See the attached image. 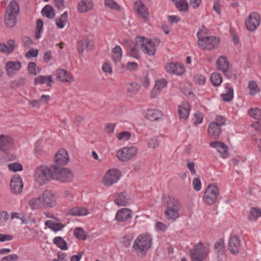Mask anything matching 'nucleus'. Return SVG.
<instances>
[{"instance_id":"8fccbe9b","label":"nucleus","mask_w":261,"mask_h":261,"mask_svg":"<svg viewBox=\"0 0 261 261\" xmlns=\"http://www.w3.org/2000/svg\"><path fill=\"white\" fill-rule=\"evenodd\" d=\"M43 22L41 19H38L36 22V27L35 31V37L38 39L41 37V33L42 32Z\"/></svg>"},{"instance_id":"4c0bfd02","label":"nucleus","mask_w":261,"mask_h":261,"mask_svg":"<svg viewBox=\"0 0 261 261\" xmlns=\"http://www.w3.org/2000/svg\"><path fill=\"white\" fill-rule=\"evenodd\" d=\"M140 85L136 82H131L126 86V92L130 96L136 94L140 90Z\"/></svg>"},{"instance_id":"72a5a7b5","label":"nucleus","mask_w":261,"mask_h":261,"mask_svg":"<svg viewBox=\"0 0 261 261\" xmlns=\"http://www.w3.org/2000/svg\"><path fill=\"white\" fill-rule=\"evenodd\" d=\"M20 12L19 6L17 2L12 1L9 3L6 12L17 16Z\"/></svg>"},{"instance_id":"0eeeda50","label":"nucleus","mask_w":261,"mask_h":261,"mask_svg":"<svg viewBox=\"0 0 261 261\" xmlns=\"http://www.w3.org/2000/svg\"><path fill=\"white\" fill-rule=\"evenodd\" d=\"M135 42L144 53L149 56H153L155 54L156 50L155 44L152 40L141 36H137L135 38Z\"/></svg>"},{"instance_id":"c85d7f7f","label":"nucleus","mask_w":261,"mask_h":261,"mask_svg":"<svg viewBox=\"0 0 261 261\" xmlns=\"http://www.w3.org/2000/svg\"><path fill=\"white\" fill-rule=\"evenodd\" d=\"M261 217V209L258 207H251L249 208L247 218L251 222L257 221Z\"/></svg>"},{"instance_id":"3c124183","label":"nucleus","mask_w":261,"mask_h":261,"mask_svg":"<svg viewBox=\"0 0 261 261\" xmlns=\"http://www.w3.org/2000/svg\"><path fill=\"white\" fill-rule=\"evenodd\" d=\"M248 88L250 91V94L254 95L259 92V88L256 83L253 81L249 82Z\"/></svg>"},{"instance_id":"37998d69","label":"nucleus","mask_w":261,"mask_h":261,"mask_svg":"<svg viewBox=\"0 0 261 261\" xmlns=\"http://www.w3.org/2000/svg\"><path fill=\"white\" fill-rule=\"evenodd\" d=\"M190 111L189 104L187 102H183L182 105H180V119H186L189 115Z\"/></svg>"},{"instance_id":"603ef678","label":"nucleus","mask_w":261,"mask_h":261,"mask_svg":"<svg viewBox=\"0 0 261 261\" xmlns=\"http://www.w3.org/2000/svg\"><path fill=\"white\" fill-rule=\"evenodd\" d=\"M74 234L76 238L80 240H85L87 239V236L81 227H75L74 229Z\"/></svg>"},{"instance_id":"a18cd8bd","label":"nucleus","mask_w":261,"mask_h":261,"mask_svg":"<svg viewBox=\"0 0 261 261\" xmlns=\"http://www.w3.org/2000/svg\"><path fill=\"white\" fill-rule=\"evenodd\" d=\"M104 5L107 8L111 10L120 11V6L114 0H105Z\"/></svg>"},{"instance_id":"09e8293b","label":"nucleus","mask_w":261,"mask_h":261,"mask_svg":"<svg viewBox=\"0 0 261 261\" xmlns=\"http://www.w3.org/2000/svg\"><path fill=\"white\" fill-rule=\"evenodd\" d=\"M250 117L258 120H261V109L258 108H251L248 110Z\"/></svg>"},{"instance_id":"f03ea898","label":"nucleus","mask_w":261,"mask_h":261,"mask_svg":"<svg viewBox=\"0 0 261 261\" xmlns=\"http://www.w3.org/2000/svg\"><path fill=\"white\" fill-rule=\"evenodd\" d=\"M152 239L148 234H140L135 239L133 249L136 253L144 256L151 246Z\"/></svg>"},{"instance_id":"bb28decb","label":"nucleus","mask_w":261,"mask_h":261,"mask_svg":"<svg viewBox=\"0 0 261 261\" xmlns=\"http://www.w3.org/2000/svg\"><path fill=\"white\" fill-rule=\"evenodd\" d=\"M28 204L32 210L45 208L41 196L31 199L28 202Z\"/></svg>"},{"instance_id":"4be33fe9","label":"nucleus","mask_w":261,"mask_h":261,"mask_svg":"<svg viewBox=\"0 0 261 261\" xmlns=\"http://www.w3.org/2000/svg\"><path fill=\"white\" fill-rule=\"evenodd\" d=\"M56 74L57 79L62 82L71 83L74 81V77L65 69H58Z\"/></svg>"},{"instance_id":"5701e85b","label":"nucleus","mask_w":261,"mask_h":261,"mask_svg":"<svg viewBox=\"0 0 261 261\" xmlns=\"http://www.w3.org/2000/svg\"><path fill=\"white\" fill-rule=\"evenodd\" d=\"M132 213L130 209L122 208L117 211L115 218L119 222L125 221L132 217Z\"/></svg>"},{"instance_id":"f3484780","label":"nucleus","mask_w":261,"mask_h":261,"mask_svg":"<svg viewBox=\"0 0 261 261\" xmlns=\"http://www.w3.org/2000/svg\"><path fill=\"white\" fill-rule=\"evenodd\" d=\"M23 187L22 179L20 176H14L12 178L10 182V188L13 193L20 194L22 191Z\"/></svg>"},{"instance_id":"aec40b11","label":"nucleus","mask_w":261,"mask_h":261,"mask_svg":"<svg viewBox=\"0 0 261 261\" xmlns=\"http://www.w3.org/2000/svg\"><path fill=\"white\" fill-rule=\"evenodd\" d=\"M89 214V210L83 206H74L68 210L67 215L74 217H82Z\"/></svg>"},{"instance_id":"6ab92c4d","label":"nucleus","mask_w":261,"mask_h":261,"mask_svg":"<svg viewBox=\"0 0 261 261\" xmlns=\"http://www.w3.org/2000/svg\"><path fill=\"white\" fill-rule=\"evenodd\" d=\"M41 197L44 208L52 207L55 205L56 202L54 195L50 191L44 192Z\"/></svg>"},{"instance_id":"a211bd4d","label":"nucleus","mask_w":261,"mask_h":261,"mask_svg":"<svg viewBox=\"0 0 261 261\" xmlns=\"http://www.w3.org/2000/svg\"><path fill=\"white\" fill-rule=\"evenodd\" d=\"M69 161L68 154L64 149H61L56 154L55 158V165L61 167L66 165Z\"/></svg>"},{"instance_id":"7c9ffc66","label":"nucleus","mask_w":261,"mask_h":261,"mask_svg":"<svg viewBox=\"0 0 261 261\" xmlns=\"http://www.w3.org/2000/svg\"><path fill=\"white\" fill-rule=\"evenodd\" d=\"M225 91L222 93L221 96L225 101H230L233 98V90L230 84H226L224 87Z\"/></svg>"},{"instance_id":"6e6552de","label":"nucleus","mask_w":261,"mask_h":261,"mask_svg":"<svg viewBox=\"0 0 261 261\" xmlns=\"http://www.w3.org/2000/svg\"><path fill=\"white\" fill-rule=\"evenodd\" d=\"M52 169L53 170V179L62 182H67L73 178L72 172L67 168L53 165Z\"/></svg>"},{"instance_id":"9d476101","label":"nucleus","mask_w":261,"mask_h":261,"mask_svg":"<svg viewBox=\"0 0 261 261\" xmlns=\"http://www.w3.org/2000/svg\"><path fill=\"white\" fill-rule=\"evenodd\" d=\"M138 152V149L136 146L124 147L117 152V156L119 160L126 162L135 157Z\"/></svg>"},{"instance_id":"ddd939ff","label":"nucleus","mask_w":261,"mask_h":261,"mask_svg":"<svg viewBox=\"0 0 261 261\" xmlns=\"http://www.w3.org/2000/svg\"><path fill=\"white\" fill-rule=\"evenodd\" d=\"M260 22L259 15L256 12L251 13L245 21L246 29L249 31L256 30Z\"/></svg>"},{"instance_id":"052dcab7","label":"nucleus","mask_w":261,"mask_h":261,"mask_svg":"<svg viewBox=\"0 0 261 261\" xmlns=\"http://www.w3.org/2000/svg\"><path fill=\"white\" fill-rule=\"evenodd\" d=\"M187 167L192 175H195L196 173V171L195 169L194 163L192 161H190L189 159H187Z\"/></svg>"},{"instance_id":"0e129e2a","label":"nucleus","mask_w":261,"mask_h":261,"mask_svg":"<svg viewBox=\"0 0 261 261\" xmlns=\"http://www.w3.org/2000/svg\"><path fill=\"white\" fill-rule=\"evenodd\" d=\"M132 243V239L129 236H125L123 237L121 240V243L125 247H128L130 246Z\"/></svg>"},{"instance_id":"f8f14e48","label":"nucleus","mask_w":261,"mask_h":261,"mask_svg":"<svg viewBox=\"0 0 261 261\" xmlns=\"http://www.w3.org/2000/svg\"><path fill=\"white\" fill-rule=\"evenodd\" d=\"M242 248L243 246L239 237L234 234L230 235L228 242V249L230 253L237 255Z\"/></svg>"},{"instance_id":"f257e3e1","label":"nucleus","mask_w":261,"mask_h":261,"mask_svg":"<svg viewBox=\"0 0 261 261\" xmlns=\"http://www.w3.org/2000/svg\"><path fill=\"white\" fill-rule=\"evenodd\" d=\"M205 31V29L203 28L199 29L197 33L198 46L203 50L213 49L219 45L220 39L216 36L206 35Z\"/></svg>"},{"instance_id":"c9c22d12","label":"nucleus","mask_w":261,"mask_h":261,"mask_svg":"<svg viewBox=\"0 0 261 261\" xmlns=\"http://www.w3.org/2000/svg\"><path fill=\"white\" fill-rule=\"evenodd\" d=\"M93 8V4L90 0H83L78 5V10L80 12H86Z\"/></svg>"},{"instance_id":"13d9d810","label":"nucleus","mask_w":261,"mask_h":261,"mask_svg":"<svg viewBox=\"0 0 261 261\" xmlns=\"http://www.w3.org/2000/svg\"><path fill=\"white\" fill-rule=\"evenodd\" d=\"M193 189L196 191H199L201 189V181L199 177L195 178L192 181Z\"/></svg>"},{"instance_id":"c03bdc74","label":"nucleus","mask_w":261,"mask_h":261,"mask_svg":"<svg viewBox=\"0 0 261 261\" xmlns=\"http://www.w3.org/2000/svg\"><path fill=\"white\" fill-rule=\"evenodd\" d=\"M136 43V42L135 41ZM140 47L138 46L136 43L134 46H128L127 50L129 55L136 59H138L140 57Z\"/></svg>"},{"instance_id":"7ed1b4c3","label":"nucleus","mask_w":261,"mask_h":261,"mask_svg":"<svg viewBox=\"0 0 261 261\" xmlns=\"http://www.w3.org/2000/svg\"><path fill=\"white\" fill-rule=\"evenodd\" d=\"M163 203L164 206L167 207L165 214L168 219L174 220L179 216L178 200L174 198L165 197L163 198Z\"/></svg>"},{"instance_id":"864d4df0","label":"nucleus","mask_w":261,"mask_h":261,"mask_svg":"<svg viewBox=\"0 0 261 261\" xmlns=\"http://www.w3.org/2000/svg\"><path fill=\"white\" fill-rule=\"evenodd\" d=\"M132 134L127 131L121 132L117 134V138L120 141L125 142L128 141L131 137Z\"/></svg>"},{"instance_id":"6e6d98bb","label":"nucleus","mask_w":261,"mask_h":261,"mask_svg":"<svg viewBox=\"0 0 261 261\" xmlns=\"http://www.w3.org/2000/svg\"><path fill=\"white\" fill-rule=\"evenodd\" d=\"M203 120V115L202 113L197 112L195 113L192 118V121L195 124L201 123Z\"/></svg>"},{"instance_id":"e2e57ef3","label":"nucleus","mask_w":261,"mask_h":261,"mask_svg":"<svg viewBox=\"0 0 261 261\" xmlns=\"http://www.w3.org/2000/svg\"><path fill=\"white\" fill-rule=\"evenodd\" d=\"M18 255L16 254H9L3 257L1 261H17Z\"/></svg>"},{"instance_id":"e433bc0d","label":"nucleus","mask_w":261,"mask_h":261,"mask_svg":"<svg viewBox=\"0 0 261 261\" xmlns=\"http://www.w3.org/2000/svg\"><path fill=\"white\" fill-rule=\"evenodd\" d=\"M68 13L65 11L62 14L60 18L56 19V24L59 29H63L68 21Z\"/></svg>"},{"instance_id":"4468645a","label":"nucleus","mask_w":261,"mask_h":261,"mask_svg":"<svg viewBox=\"0 0 261 261\" xmlns=\"http://www.w3.org/2000/svg\"><path fill=\"white\" fill-rule=\"evenodd\" d=\"M21 63L19 61H9L6 63L5 69L7 75L12 77L16 74V72L21 69Z\"/></svg>"},{"instance_id":"39448f33","label":"nucleus","mask_w":261,"mask_h":261,"mask_svg":"<svg viewBox=\"0 0 261 261\" xmlns=\"http://www.w3.org/2000/svg\"><path fill=\"white\" fill-rule=\"evenodd\" d=\"M36 180L40 185H44L47 181L53 179V170L52 165L50 167L45 166L38 167L35 171Z\"/></svg>"},{"instance_id":"4d7b16f0","label":"nucleus","mask_w":261,"mask_h":261,"mask_svg":"<svg viewBox=\"0 0 261 261\" xmlns=\"http://www.w3.org/2000/svg\"><path fill=\"white\" fill-rule=\"evenodd\" d=\"M9 169L13 172H17L19 171H21L22 170V165L18 163H13L11 164H9L8 165Z\"/></svg>"},{"instance_id":"bf43d9fd","label":"nucleus","mask_w":261,"mask_h":261,"mask_svg":"<svg viewBox=\"0 0 261 261\" xmlns=\"http://www.w3.org/2000/svg\"><path fill=\"white\" fill-rule=\"evenodd\" d=\"M36 64L35 62H30L28 64V73L32 75H36L37 72L36 70Z\"/></svg>"},{"instance_id":"a878e982","label":"nucleus","mask_w":261,"mask_h":261,"mask_svg":"<svg viewBox=\"0 0 261 261\" xmlns=\"http://www.w3.org/2000/svg\"><path fill=\"white\" fill-rule=\"evenodd\" d=\"M145 117L150 121H156L162 117V113L156 109H149L144 112Z\"/></svg>"},{"instance_id":"a19ab883","label":"nucleus","mask_w":261,"mask_h":261,"mask_svg":"<svg viewBox=\"0 0 261 261\" xmlns=\"http://www.w3.org/2000/svg\"><path fill=\"white\" fill-rule=\"evenodd\" d=\"M5 21L6 26L8 28H13L16 23V16L5 13Z\"/></svg>"},{"instance_id":"774afa93","label":"nucleus","mask_w":261,"mask_h":261,"mask_svg":"<svg viewBox=\"0 0 261 261\" xmlns=\"http://www.w3.org/2000/svg\"><path fill=\"white\" fill-rule=\"evenodd\" d=\"M251 126L256 132H257L258 133L261 132V120H258V121L253 122L251 124Z\"/></svg>"},{"instance_id":"dca6fc26","label":"nucleus","mask_w":261,"mask_h":261,"mask_svg":"<svg viewBox=\"0 0 261 261\" xmlns=\"http://www.w3.org/2000/svg\"><path fill=\"white\" fill-rule=\"evenodd\" d=\"M210 145L215 148L223 159L227 158L229 156L227 146L224 143L215 141L210 143Z\"/></svg>"},{"instance_id":"58836bf2","label":"nucleus","mask_w":261,"mask_h":261,"mask_svg":"<svg viewBox=\"0 0 261 261\" xmlns=\"http://www.w3.org/2000/svg\"><path fill=\"white\" fill-rule=\"evenodd\" d=\"M93 44L88 39L81 40L78 42V49L80 52L83 53L85 49H91L92 48Z\"/></svg>"},{"instance_id":"5fc2aeb1","label":"nucleus","mask_w":261,"mask_h":261,"mask_svg":"<svg viewBox=\"0 0 261 261\" xmlns=\"http://www.w3.org/2000/svg\"><path fill=\"white\" fill-rule=\"evenodd\" d=\"M206 81V78L204 75L200 73L195 74L193 77V81L196 85H204Z\"/></svg>"},{"instance_id":"9b49d317","label":"nucleus","mask_w":261,"mask_h":261,"mask_svg":"<svg viewBox=\"0 0 261 261\" xmlns=\"http://www.w3.org/2000/svg\"><path fill=\"white\" fill-rule=\"evenodd\" d=\"M121 176L120 171L113 168L109 170L103 178V184L107 187L111 186L117 182Z\"/></svg>"},{"instance_id":"ea45409f","label":"nucleus","mask_w":261,"mask_h":261,"mask_svg":"<svg viewBox=\"0 0 261 261\" xmlns=\"http://www.w3.org/2000/svg\"><path fill=\"white\" fill-rule=\"evenodd\" d=\"M45 225L55 231H58L64 227L62 223H57L50 220L45 221Z\"/></svg>"},{"instance_id":"f704fd0d","label":"nucleus","mask_w":261,"mask_h":261,"mask_svg":"<svg viewBox=\"0 0 261 261\" xmlns=\"http://www.w3.org/2000/svg\"><path fill=\"white\" fill-rule=\"evenodd\" d=\"M122 50L119 45H116L112 50V58L115 63L120 62L122 59Z\"/></svg>"},{"instance_id":"1a4fd4ad","label":"nucleus","mask_w":261,"mask_h":261,"mask_svg":"<svg viewBox=\"0 0 261 261\" xmlns=\"http://www.w3.org/2000/svg\"><path fill=\"white\" fill-rule=\"evenodd\" d=\"M207 255V249L201 242L195 244L194 248L190 251L192 261H203Z\"/></svg>"},{"instance_id":"20e7f679","label":"nucleus","mask_w":261,"mask_h":261,"mask_svg":"<svg viewBox=\"0 0 261 261\" xmlns=\"http://www.w3.org/2000/svg\"><path fill=\"white\" fill-rule=\"evenodd\" d=\"M226 119L221 115H217L214 121L208 126L207 132L209 136L214 139H218L221 132V127L225 125Z\"/></svg>"},{"instance_id":"680f3d73","label":"nucleus","mask_w":261,"mask_h":261,"mask_svg":"<svg viewBox=\"0 0 261 261\" xmlns=\"http://www.w3.org/2000/svg\"><path fill=\"white\" fill-rule=\"evenodd\" d=\"M159 146L158 139L156 137H153L148 140V146L149 148H155Z\"/></svg>"},{"instance_id":"de8ad7c7","label":"nucleus","mask_w":261,"mask_h":261,"mask_svg":"<svg viewBox=\"0 0 261 261\" xmlns=\"http://www.w3.org/2000/svg\"><path fill=\"white\" fill-rule=\"evenodd\" d=\"M211 80L214 86H218L222 82V77L220 73L214 72L211 75Z\"/></svg>"},{"instance_id":"b1692460","label":"nucleus","mask_w":261,"mask_h":261,"mask_svg":"<svg viewBox=\"0 0 261 261\" xmlns=\"http://www.w3.org/2000/svg\"><path fill=\"white\" fill-rule=\"evenodd\" d=\"M214 249L219 258L223 259L225 258L224 242L223 239H219L216 242L214 245Z\"/></svg>"},{"instance_id":"338daca9","label":"nucleus","mask_w":261,"mask_h":261,"mask_svg":"<svg viewBox=\"0 0 261 261\" xmlns=\"http://www.w3.org/2000/svg\"><path fill=\"white\" fill-rule=\"evenodd\" d=\"M38 55V50L37 49H31L25 54V57L27 58L32 57H36Z\"/></svg>"},{"instance_id":"79ce46f5","label":"nucleus","mask_w":261,"mask_h":261,"mask_svg":"<svg viewBox=\"0 0 261 261\" xmlns=\"http://www.w3.org/2000/svg\"><path fill=\"white\" fill-rule=\"evenodd\" d=\"M42 15L48 19H53L55 16V12L53 7L49 5L45 6L42 10Z\"/></svg>"},{"instance_id":"c756f323","label":"nucleus","mask_w":261,"mask_h":261,"mask_svg":"<svg viewBox=\"0 0 261 261\" xmlns=\"http://www.w3.org/2000/svg\"><path fill=\"white\" fill-rule=\"evenodd\" d=\"M216 66L219 70L223 73H226L229 67V63L227 58L224 56L219 57L216 62Z\"/></svg>"},{"instance_id":"cd10ccee","label":"nucleus","mask_w":261,"mask_h":261,"mask_svg":"<svg viewBox=\"0 0 261 261\" xmlns=\"http://www.w3.org/2000/svg\"><path fill=\"white\" fill-rule=\"evenodd\" d=\"M53 84L52 76L49 75H39L34 80L35 85L45 84L48 87H51Z\"/></svg>"},{"instance_id":"49530a36","label":"nucleus","mask_w":261,"mask_h":261,"mask_svg":"<svg viewBox=\"0 0 261 261\" xmlns=\"http://www.w3.org/2000/svg\"><path fill=\"white\" fill-rule=\"evenodd\" d=\"M53 242L58 247L62 250H66L67 249L66 242L63 240L61 237H57L54 239Z\"/></svg>"},{"instance_id":"412c9836","label":"nucleus","mask_w":261,"mask_h":261,"mask_svg":"<svg viewBox=\"0 0 261 261\" xmlns=\"http://www.w3.org/2000/svg\"><path fill=\"white\" fill-rule=\"evenodd\" d=\"M114 201L119 206H126L131 202L128 194L125 192L117 194L115 196Z\"/></svg>"},{"instance_id":"2f4dec72","label":"nucleus","mask_w":261,"mask_h":261,"mask_svg":"<svg viewBox=\"0 0 261 261\" xmlns=\"http://www.w3.org/2000/svg\"><path fill=\"white\" fill-rule=\"evenodd\" d=\"M179 64L178 62H169L165 66V69L168 73L177 75L179 74Z\"/></svg>"},{"instance_id":"423d86ee","label":"nucleus","mask_w":261,"mask_h":261,"mask_svg":"<svg viewBox=\"0 0 261 261\" xmlns=\"http://www.w3.org/2000/svg\"><path fill=\"white\" fill-rule=\"evenodd\" d=\"M220 195V191L217 186L214 184L209 185L205 189L203 202L205 204L211 205L216 203Z\"/></svg>"},{"instance_id":"473e14b6","label":"nucleus","mask_w":261,"mask_h":261,"mask_svg":"<svg viewBox=\"0 0 261 261\" xmlns=\"http://www.w3.org/2000/svg\"><path fill=\"white\" fill-rule=\"evenodd\" d=\"M12 143L11 138L3 135H1L0 136V150L6 151L11 146Z\"/></svg>"},{"instance_id":"69168bd1","label":"nucleus","mask_w":261,"mask_h":261,"mask_svg":"<svg viewBox=\"0 0 261 261\" xmlns=\"http://www.w3.org/2000/svg\"><path fill=\"white\" fill-rule=\"evenodd\" d=\"M25 83V79L21 77L19 79L15 80L12 82V87H18L23 86Z\"/></svg>"},{"instance_id":"393cba45","label":"nucleus","mask_w":261,"mask_h":261,"mask_svg":"<svg viewBox=\"0 0 261 261\" xmlns=\"http://www.w3.org/2000/svg\"><path fill=\"white\" fill-rule=\"evenodd\" d=\"M167 81L165 79H161L156 81L153 89L152 90L150 95L151 98L155 97L167 85Z\"/></svg>"},{"instance_id":"2eb2a0df","label":"nucleus","mask_w":261,"mask_h":261,"mask_svg":"<svg viewBox=\"0 0 261 261\" xmlns=\"http://www.w3.org/2000/svg\"><path fill=\"white\" fill-rule=\"evenodd\" d=\"M134 9L138 15L144 20L149 18V12L145 5L141 0H138L134 3Z\"/></svg>"}]
</instances>
